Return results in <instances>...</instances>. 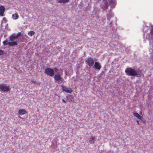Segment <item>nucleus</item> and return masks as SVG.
Instances as JSON below:
<instances>
[{
  "label": "nucleus",
  "mask_w": 153,
  "mask_h": 153,
  "mask_svg": "<svg viewBox=\"0 0 153 153\" xmlns=\"http://www.w3.org/2000/svg\"><path fill=\"white\" fill-rule=\"evenodd\" d=\"M150 27V31L149 33H147V32H148V30H145L144 32V36H145L146 39L149 41V51L152 52H153V26L152 25H151Z\"/></svg>",
  "instance_id": "nucleus-1"
},
{
  "label": "nucleus",
  "mask_w": 153,
  "mask_h": 153,
  "mask_svg": "<svg viewBox=\"0 0 153 153\" xmlns=\"http://www.w3.org/2000/svg\"><path fill=\"white\" fill-rule=\"evenodd\" d=\"M125 72L127 75L130 76H137L140 77L142 75L141 71L139 69L135 70L130 68H126Z\"/></svg>",
  "instance_id": "nucleus-2"
},
{
  "label": "nucleus",
  "mask_w": 153,
  "mask_h": 153,
  "mask_svg": "<svg viewBox=\"0 0 153 153\" xmlns=\"http://www.w3.org/2000/svg\"><path fill=\"white\" fill-rule=\"evenodd\" d=\"M109 2L110 5L112 7H114L116 4V0H108ZM104 1H105L104 2L103 5V8L104 9H107L108 7V3L107 1V0H103Z\"/></svg>",
  "instance_id": "nucleus-3"
},
{
  "label": "nucleus",
  "mask_w": 153,
  "mask_h": 153,
  "mask_svg": "<svg viewBox=\"0 0 153 153\" xmlns=\"http://www.w3.org/2000/svg\"><path fill=\"white\" fill-rule=\"evenodd\" d=\"M44 72L48 76H53L54 75V70L50 68H46Z\"/></svg>",
  "instance_id": "nucleus-4"
},
{
  "label": "nucleus",
  "mask_w": 153,
  "mask_h": 153,
  "mask_svg": "<svg viewBox=\"0 0 153 153\" xmlns=\"http://www.w3.org/2000/svg\"><path fill=\"white\" fill-rule=\"evenodd\" d=\"M85 62L89 66H92L94 64L93 59L91 57L87 58L85 59Z\"/></svg>",
  "instance_id": "nucleus-5"
},
{
  "label": "nucleus",
  "mask_w": 153,
  "mask_h": 153,
  "mask_svg": "<svg viewBox=\"0 0 153 153\" xmlns=\"http://www.w3.org/2000/svg\"><path fill=\"white\" fill-rule=\"evenodd\" d=\"M0 90L1 91L4 92L10 91L9 86L4 84L0 85Z\"/></svg>",
  "instance_id": "nucleus-6"
},
{
  "label": "nucleus",
  "mask_w": 153,
  "mask_h": 153,
  "mask_svg": "<svg viewBox=\"0 0 153 153\" xmlns=\"http://www.w3.org/2000/svg\"><path fill=\"white\" fill-rule=\"evenodd\" d=\"M62 73V71H61V73H57L56 74L54 77V79L56 81L58 82L62 81L63 79L61 77V75Z\"/></svg>",
  "instance_id": "nucleus-7"
},
{
  "label": "nucleus",
  "mask_w": 153,
  "mask_h": 153,
  "mask_svg": "<svg viewBox=\"0 0 153 153\" xmlns=\"http://www.w3.org/2000/svg\"><path fill=\"white\" fill-rule=\"evenodd\" d=\"M62 89L63 91H65L67 93H71L73 91V90L71 88H67L65 86H62Z\"/></svg>",
  "instance_id": "nucleus-8"
},
{
  "label": "nucleus",
  "mask_w": 153,
  "mask_h": 153,
  "mask_svg": "<svg viewBox=\"0 0 153 153\" xmlns=\"http://www.w3.org/2000/svg\"><path fill=\"white\" fill-rule=\"evenodd\" d=\"M66 98H67V101L68 102H71L74 101V97L73 96L68 95V96H66Z\"/></svg>",
  "instance_id": "nucleus-9"
},
{
  "label": "nucleus",
  "mask_w": 153,
  "mask_h": 153,
  "mask_svg": "<svg viewBox=\"0 0 153 153\" xmlns=\"http://www.w3.org/2000/svg\"><path fill=\"white\" fill-rule=\"evenodd\" d=\"M5 8L3 6H0V16H4V14L5 11Z\"/></svg>",
  "instance_id": "nucleus-10"
},
{
  "label": "nucleus",
  "mask_w": 153,
  "mask_h": 153,
  "mask_svg": "<svg viewBox=\"0 0 153 153\" xmlns=\"http://www.w3.org/2000/svg\"><path fill=\"white\" fill-rule=\"evenodd\" d=\"M94 67L96 69L100 70L101 67V66L99 62H96L94 63Z\"/></svg>",
  "instance_id": "nucleus-11"
},
{
  "label": "nucleus",
  "mask_w": 153,
  "mask_h": 153,
  "mask_svg": "<svg viewBox=\"0 0 153 153\" xmlns=\"http://www.w3.org/2000/svg\"><path fill=\"white\" fill-rule=\"evenodd\" d=\"M18 113L19 115L22 116L27 113V111L24 109H21L19 110Z\"/></svg>",
  "instance_id": "nucleus-12"
},
{
  "label": "nucleus",
  "mask_w": 153,
  "mask_h": 153,
  "mask_svg": "<svg viewBox=\"0 0 153 153\" xmlns=\"http://www.w3.org/2000/svg\"><path fill=\"white\" fill-rule=\"evenodd\" d=\"M7 44L10 46H13L17 45H18V43L16 42H10L7 43Z\"/></svg>",
  "instance_id": "nucleus-13"
},
{
  "label": "nucleus",
  "mask_w": 153,
  "mask_h": 153,
  "mask_svg": "<svg viewBox=\"0 0 153 153\" xmlns=\"http://www.w3.org/2000/svg\"><path fill=\"white\" fill-rule=\"evenodd\" d=\"M18 38L16 35L15 34H13L10 37V40L11 41H13L17 39Z\"/></svg>",
  "instance_id": "nucleus-14"
},
{
  "label": "nucleus",
  "mask_w": 153,
  "mask_h": 153,
  "mask_svg": "<svg viewBox=\"0 0 153 153\" xmlns=\"http://www.w3.org/2000/svg\"><path fill=\"white\" fill-rule=\"evenodd\" d=\"M89 140L91 144L94 143L95 141L94 137L91 136L89 138Z\"/></svg>",
  "instance_id": "nucleus-15"
},
{
  "label": "nucleus",
  "mask_w": 153,
  "mask_h": 153,
  "mask_svg": "<svg viewBox=\"0 0 153 153\" xmlns=\"http://www.w3.org/2000/svg\"><path fill=\"white\" fill-rule=\"evenodd\" d=\"M12 18L14 20H16L19 18V15L17 13H15L12 15Z\"/></svg>",
  "instance_id": "nucleus-16"
},
{
  "label": "nucleus",
  "mask_w": 153,
  "mask_h": 153,
  "mask_svg": "<svg viewBox=\"0 0 153 153\" xmlns=\"http://www.w3.org/2000/svg\"><path fill=\"white\" fill-rule=\"evenodd\" d=\"M69 0H58V2L60 3H66L68 2Z\"/></svg>",
  "instance_id": "nucleus-17"
},
{
  "label": "nucleus",
  "mask_w": 153,
  "mask_h": 153,
  "mask_svg": "<svg viewBox=\"0 0 153 153\" xmlns=\"http://www.w3.org/2000/svg\"><path fill=\"white\" fill-rule=\"evenodd\" d=\"M113 16V15L110 12L107 15V19L109 20Z\"/></svg>",
  "instance_id": "nucleus-18"
},
{
  "label": "nucleus",
  "mask_w": 153,
  "mask_h": 153,
  "mask_svg": "<svg viewBox=\"0 0 153 153\" xmlns=\"http://www.w3.org/2000/svg\"><path fill=\"white\" fill-rule=\"evenodd\" d=\"M35 33V32L33 31H30L28 32V34L29 36H31L33 35Z\"/></svg>",
  "instance_id": "nucleus-19"
},
{
  "label": "nucleus",
  "mask_w": 153,
  "mask_h": 153,
  "mask_svg": "<svg viewBox=\"0 0 153 153\" xmlns=\"http://www.w3.org/2000/svg\"><path fill=\"white\" fill-rule=\"evenodd\" d=\"M134 116L135 117H136L137 118H138L139 115H140L137 112H135L133 113V114Z\"/></svg>",
  "instance_id": "nucleus-20"
},
{
  "label": "nucleus",
  "mask_w": 153,
  "mask_h": 153,
  "mask_svg": "<svg viewBox=\"0 0 153 153\" xmlns=\"http://www.w3.org/2000/svg\"><path fill=\"white\" fill-rule=\"evenodd\" d=\"M138 118L142 121H143L144 119L143 117L140 115H139Z\"/></svg>",
  "instance_id": "nucleus-21"
},
{
  "label": "nucleus",
  "mask_w": 153,
  "mask_h": 153,
  "mask_svg": "<svg viewBox=\"0 0 153 153\" xmlns=\"http://www.w3.org/2000/svg\"><path fill=\"white\" fill-rule=\"evenodd\" d=\"M54 70L56 72H58L59 71V69H58L57 68H54Z\"/></svg>",
  "instance_id": "nucleus-22"
},
{
  "label": "nucleus",
  "mask_w": 153,
  "mask_h": 153,
  "mask_svg": "<svg viewBox=\"0 0 153 153\" xmlns=\"http://www.w3.org/2000/svg\"><path fill=\"white\" fill-rule=\"evenodd\" d=\"M7 42V41L5 40V41H4L3 42V44L4 45H8Z\"/></svg>",
  "instance_id": "nucleus-23"
},
{
  "label": "nucleus",
  "mask_w": 153,
  "mask_h": 153,
  "mask_svg": "<svg viewBox=\"0 0 153 153\" xmlns=\"http://www.w3.org/2000/svg\"><path fill=\"white\" fill-rule=\"evenodd\" d=\"M4 51L1 50H0V55H2L4 54Z\"/></svg>",
  "instance_id": "nucleus-24"
},
{
  "label": "nucleus",
  "mask_w": 153,
  "mask_h": 153,
  "mask_svg": "<svg viewBox=\"0 0 153 153\" xmlns=\"http://www.w3.org/2000/svg\"><path fill=\"white\" fill-rule=\"evenodd\" d=\"M21 34V32H19L16 35L17 37L18 38Z\"/></svg>",
  "instance_id": "nucleus-25"
},
{
  "label": "nucleus",
  "mask_w": 153,
  "mask_h": 153,
  "mask_svg": "<svg viewBox=\"0 0 153 153\" xmlns=\"http://www.w3.org/2000/svg\"><path fill=\"white\" fill-rule=\"evenodd\" d=\"M32 82L34 84H37V83L36 82L34 81H32Z\"/></svg>",
  "instance_id": "nucleus-26"
},
{
  "label": "nucleus",
  "mask_w": 153,
  "mask_h": 153,
  "mask_svg": "<svg viewBox=\"0 0 153 153\" xmlns=\"http://www.w3.org/2000/svg\"><path fill=\"white\" fill-rule=\"evenodd\" d=\"M62 102H63L64 103H66V101H65V100L64 99H62Z\"/></svg>",
  "instance_id": "nucleus-27"
},
{
  "label": "nucleus",
  "mask_w": 153,
  "mask_h": 153,
  "mask_svg": "<svg viewBox=\"0 0 153 153\" xmlns=\"http://www.w3.org/2000/svg\"><path fill=\"white\" fill-rule=\"evenodd\" d=\"M136 122H137V124L138 125H139V121H138V120H137V121H136Z\"/></svg>",
  "instance_id": "nucleus-28"
},
{
  "label": "nucleus",
  "mask_w": 153,
  "mask_h": 153,
  "mask_svg": "<svg viewBox=\"0 0 153 153\" xmlns=\"http://www.w3.org/2000/svg\"><path fill=\"white\" fill-rule=\"evenodd\" d=\"M140 113H141V111L140 112Z\"/></svg>",
  "instance_id": "nucleus-29"
}]
</instances>
